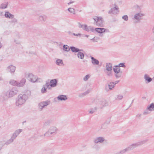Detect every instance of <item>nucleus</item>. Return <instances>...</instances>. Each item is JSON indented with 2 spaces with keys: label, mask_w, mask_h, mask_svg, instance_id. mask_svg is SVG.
<instances>
[{
  "label": "nucleus",
  "mask_w": 154,
  "mask_h": 154,
  "mask_svg": "<svg viewBox=\"0 0 154 154\" xmlns=\"http://www.w3.org/2000/svg\"><path fill=\"white\" fill-rule=\"evenodd\" d=\"M18 92V90L16 87H13L11 89L9 90L6 92L5 94L1 96L3 98L4 100L11 97Z\"/></svg>",
  "instance_id": "nucleus-1"
},
{
  "label": "nucleus",
  "mask_w": 154,
  "mask_h": 154,
  "mask_svg": "<svg viewBox=\"0 0 154 154\" xmlns=\"http://www.w3.org/2000/svg\"><path fill=\"white\" fill-rule=\"evenodd\" d=\"M28 98V97L25 94L19 95L17 98L16 104L17 106H19L24 103Z\"/></svg>",
  "instance_id": "nucleus-2"
},
{
  "label": "nucleus",
  "mask_w": 154,
  "mask_h": 154,
  "mask_svg": "<svg viewBox=\"0 0 154 154\" xmlns=\"http://www.w3.org/2000/svg\"><path fill=\"white\" fill-rule=\"evenodd\" d=\"M57 130L58 129L56 127H51L48 131L45 133L44 136L47 137H52L57 134Z\"/></svg>",
  "instance_id": "nucleus-3"
},
{
  "label": "nucleus",
  "mask_w": 154,
  "mask_h": 154,
  "mask_svg": "<svg viewBox=\"0 0 154 154\" xmlns=\"http://www.w3.org/2000/svg\"><path fill=\"white\" fill-rule=\"evenodd\" d=\"M148 141L147 139H145L143 140H141L137 142L132 143V144L129 145L127 147L129 149V151L133 149L136 147L142 145L147 142Z\"/></svg>",
  "instance_id": "nucleus-4"
},
{
  "label": "nucleus",
  "mask_w": 154,
  "mask_h": 154,
  "mask_svg": "<svg viewBox=\"0 0 154 154\" xmlns=\"http://www.w3.org/2000/svg\"><path fill=\"white\" fill-rule=\"evenodd\" d=\"M137 10L139 11L140 13L136 14L134 17V19L138 21L143 19V17L145 15V14L141 12V8H140L138 5L137 6Z\"/></svg>",
  "instance_id": "nucleus-5"
},
{
  "label": "nucleus",
  "mask_w": 154,
  "mask_h": 154,
  "mask_svg": "<svg viewBox=\"0 0 154 154\" xmlns=\"http://www.w3.org/2000/svg\"><path fill=\"white\" fill-rule=\"evenodd\" d=\"M94 20V23L98 26L103 27V20L101 17L96 16L93 18Z\"/></svg>",
  "instance_id": "nucleus-6"
},
{
  "label": "nucleus",
  "mask_w": 154,
  "mask_h": 154,
  "mask_svg": "<svg viewBox=\"0 0 154 154\" xmlns=\"http://www.w3.org/2000/svg\"><path fill=\"white\" fill-rule=\"evenodd\" d=\"M22 130L21 129H19L13 133L11 138L7 141L5 143L7 145L13 142L16 137L22 132Z\"/></svg>",
  "instance_id": "nucleus-7"
},
{
  "label": "nucleus",
  "mask_w": 154,
  "mask_h": 154,
  "mask_svg": "<svg viewBox=\"0 0 154 154\" xmlns=\"http://www.w3.org/2000/svg\"><path fill=\"white\" fill-rule=\"evenodd\" d=\"M25 76L29 81L31 82L34 83L37 82V77L32 73H28L26 74Z\"/></svg>",
  "instance_id": "nucleus-8"
},
{
  "label": "nucleus",
  "mask_w": 154,
  "mask_h": 154,
  "mask_svg": "<svg viewBox=\"0 0 154 154\" xmlns=\"http://www.w3.org/2000/svg\"><path fill=\"white\" fill-rule=\"evenodd\" d=\"M54 152V149L49 147H45L42 149L41 154H52Z\"/></svg>",
  "instance_id": "nucleus-9"
},
{
  "label": "nucleus",
  "mask_w": 154,
  "mask_h": 154,
  "mask_svg": "<svg viewBox=\"0 0 154 154\" xmlns=\"http://www.w3.org/2000/svg\"><path fill=\"white\" fill-rule=\"evenodd\" d=\"M113 71L115 72V75L117 78L121 77L122 72L120 71V68L119 67L113 68Z\"/></svg>",
  "instance_id": "nucleus-10"
},
{
  "label": "nucleus",
  "mask_w": 154,
  "mask_h": 154,
  "mask_svg": "<svg viewBox=\"0 0 154 154\" xmlns=\"http://www.w3.org/2000/svg\"><path fill=\"white\" fill-rule=\"evenodd\" d=\"M96 101L97 105L101 108L104 106H106L108 105L107 102L105 100H97Z\"/></svg>",
  "instance_id": "nucleus-11"
},
{
  "label": "nucleus",
  "mask_w": 154,
  "mask_h": 154,
  "mask_svg": "<svg viewBox=\"0 0 154 154\" xmlns=\"http://www.w3.org/2000/svg\"><path fill=\"white\" fill-rule=\"evenodd\" d=\"M50 102V101L48 100L39 103L38 104V108L40 110H42L43 108L49 104Z\"/></svg>",
  "instance_id": "nucleus-12"
},
{
  "label": "nucleus",
  "mask_w": 154,
  "mask_h": 154,
  "mask_svg": "<svg viewBox=\"0 0 154 154\" xmlns=\"http://www.w3.org/2000/svg\"><path fill=\"white\" fill-rule=\"evenodd\" d=\"M115 7L114 8H111L109 11L108 13L109 14L112 13L114 14H116L118 13L119 12L118 7L115 4Z\"/></svg>",
  "instance_id": "nucleus-13"
},
{
  "label": "nucleus",
  "mask_w": 154,
  "mask_h": 154,
  "mask_svg": "<svg viewBox=\"0 0 154 154\" xmlns=\"http://www.w3.org/2000/svg\"><path fill=\"white\" fill-rule=\"evenodd\" d=\"M104 138L103 137H99L95 138L94 141L95 143H102L105 141Z\"/></svg>",
  "instance_id": "nucleus-14"
},
{
  "label": "nucleus",
  "mask_w": 154,
  "mask_h": 154,
  "mask_svg": "<svg viewBox=\"0 0 154 154\" xmlns=\"http://www.w3.org/2000/svg\"><path fill=\"white\" fill-rule=\"evenodd\" d=\"M16 68L15 66L12 65H11L8 67L7 69L11 74H14L15 72Z\"/></svg>",
  "instance_id": "nucleus-15"
},
{
  "label": "nucleus",
  "mask_w": 154,
  "mask_h": 154,
  "mask_svg": "<svg viewBox=\"0 0 154 154\" xmlns=\"http://www.w3.org/2000/svg\"><path fill=\"white\" fill-rule=\"evenodd\" d=\"M94 30L97 32L101 33L104 32H109V30L108 29H105L104 28H96Z\"/></svg>",
  "instance_id": "nucleus-16"
},
{
  "label": "nucleus",
  "mask_w": 154,
  "mask_h": 154,
  "mask_svg": "<svg viewBox=\"0 0 154 154\" xmlns=\"http://www.w3.org/2000/svg\"><path fill=\"white\" fill-rule=\"evenodd\" d=\"M83 29L87 32H89L90 31L93 32L94 31V29L93 27L91 26H88L86 25H85Z\"/></svg>",
  "instance_id": "nucleus-17"
},
{
  "label": "nucleus",
  "mask_w": 154,
  "mask_h": 154,
  "mask_svg": "<svg viewBox=\"0 0 154 154\" xmlns=\"http://www.w3.org/2000/svg\"><path fill=\"white\" fill-rule=\"evenodd\" d=\"M115 86L114 84V82H110L108 84V88L107 87H106L105 89V90L107 91L111 90L114 88Z\"/></svg>",
  "instance_id": "nucleus-18"
},
{
  "label": "nucleus",
  "mask_w": 154,
  "mask_h": 154,
  "mask_svg": "<svg viewBox=\"0 0 154 154\" xmlns=\"http://www.w3.org/2000/svg\"><path fill=\"white\" fill-rule=\"evenodd\" d=\"M57 82V79H54L51 80L50 82V86L51 87H54L56 86Z\"/></svg>",
  "instance_id": "nucleus-19"
},
{
  "label": "nucleus",
  "mask_w": 154,
  "mask_h": 154,
  "mask_svg": "<svg viewBox=\"0 0 154 154\" xmlns=\"http://www.w3.org/2000/svg\"><path fill=\"white\" fill-rule=\"evenodd\" d=\"M57 99L58 100L60 101L65 100L67 99V97L66 95H61L57 97Z\"/></svg>",
  "instance_id": "nucleus-20"
},
{
  "label": "nucleus",
  "mask_w": 154,
  "mask_h": 154,
  "mask_svg": "<svg viewBox=\"0 0 154 154\" xmlns=\"http://www.w3.org/2000/svg\"><path fill=\"white\" fill-rule=\"evenodd\" d=\"M26 82V79L25 78H23L20 82H18V86L21 87L23 86L25 84Z\"/></svg>",
  "instance_id": "nucleus-21"
},
{
  "label": "nucleus",
  "mask_w": 154,
  "mask_h": 154,
  "mask_svg": "<svg viewBox=\"0 0 154 154\" xmlns=\"http://www.w3.org/2000/svg\"><path fill=\"white\" fill-rule=\"evenodd\" d=\"M47 19L46 16L44 15L43 16H40L38 17L39 20L42 23H44Z\"/></svg>",
  "instance_id": "nucleus-22"
},
{
  "label": "nucleus",
  "mask_w": 154,
  "mask_h": 154,
  "mask_svg": "<svg viewBox=\"0 0 154 154\" xmlns=\"http://www.w3.org/2000/svg\"><path fill=\"white\" fill-rule=\"evenodd\" d=\"M5 17L9 19L13 18L14 17L13 15L11 14L8 11L5 13Z\"/></svg>",
  "instance_id": "nucleus-23"
},
{
  "label": "nucleus",
  "mask_w": 154,
  "mask_h": 154,
  "mask_svg": "<svg viewBox=\"0 0 154 154\" xmlns=\"http://www.w3.org/2000/svg\"><path fill=\"white\" fill-rule=\"evenodd\" d=\"M106 70L108 71H111L112 69V64L110 63H107L106 65Z\"/></svg>",
  "instance_id": "nucleus-24"
},
{
  "label": "nucleus",
  "mask_w": 154,
  "mask_h": 154,
  "mask_svg": "<svg viewBox=\"0 0 154 154\" xmlns=\"http://www.w3.org/2000/svg\"><path fill=\"white\" fill-rule=\"evenodd\" d=\"M91 58L92 60V63L94 65H98L99 64V61L95 59L93 57H91Z\"/></svg>",
  "instance_id": "nucleus-25"
},
{
  "label": "nucleus",
  "mask_w": 154,
  "mask_h": 154,
  "mask_svg": "<svg viewBox=\"0 0 154 154\" xmlns=\"http://www.w3.org/2000/svg\"><path fill=\"white\" fill-rule=\"evenodd\" d=\"M70 49L71 51L73 52H78L79 51H83L82 50H80L77 48H75L73 46H71L70 47Z\"/></svg>",
  "instance_id": "nucleus-26"
},
{
  "label": "nucleus",
  "mask_w": 154,
  "mask_h": 154,
  "mask_svg": "<svg viewBox=\"0 0 154 154\" xmlns=\"http://www.w3.org/2000/svg\"><path fill=\"white\" fill-rule=\"evenodd\" d=\"M128 151H129V149H128V147H127L125 149L121 150L120 151L116 154H123L125 153Z\"/></svg>",
  "instance_id": "nucleus-27"
},
{
  "label": "nucleus",
  "mask_w": 154,
  "mask_h": 154,
  "mask_svg": "<svg viewBox=\"0 0 154 154\" xmlns=\"http://www.w3.org/2000/svg\"><path fill=\"white\" fill-rule=\"evenodd\" d=\"M144 78L145 81H147L148 83L150 82L152 80V79L149 77V76L146 74L145 75Z\"/></svg>",
  "instance_id": "nucleus-28"
},
{
  "label": "nucleus",
  "mask_w": 154,
  "mask_h": 154,
  "mask_svg": "<svg viewBox=\"0 0 154 154\" xmlns=\"http://www.w3.org/2000/svg\"><path fill=\"white\" fill-rule=\"evenodd\" d=\"M56 64L59 66L64 65L63 61L62 60L57 59L56 62Z\"/></svg>",
  "instance_id": "nucleus-29"
},
{
  "label": "nucleus",
  "mask_w": 154,
  "mask_h": 154,
  "mask_svg": "<svg viewBox=\"0 0 154 154\" xmlns=\"http://www.w3.org/2000/svg\"><path fill=\"white\" fill-rule=\"evenodd\" d=\"M77 57L79 58L83 59L84 58V55L83 53L79 51L77 54Z\"/></svg>",
  "instance_id": "nucleus-30"
},
{
  "label": "nucleus",
  "mask_w": 154,
  "mask_h": 154,
  "mask_svg": "<svg viewBox=\"0 0 154 154\" xmlns=\"http://www.w3.org/2000/svg\"><path fill=\"white\" fill-rule=\"evenodd\" d=\"M9 83L13 85L18 86V82L14 80H11L9 82Z\"/></svg>",
  "instance_id": "nucleus-31"
},
{
  "label": "nucleus",
  "mask_w": 154,
  "mask_h": 154,
  "mask_svg": "<svg viewBox=\"0 0 154 154\" xmlns=\"http://www.w3.org/2000/svg\"><path fill=\"white\" fill-rule=\"evenodd\" d=\"M147 109L150 110V111L154 110V104L153 103H151L149 106H148L147 107Z\"/></svg>",
  "instance_id": "nucleus-32"
},
{
  "label": "nucleus",
  "mask_w": 154,
  "mask_h": 154,
  "mask_svg": "<svg viewBox=\"0 0 154 154\" xmlns=\"http://www.w3.org/2000/svg\"><path fill=\"white\" fill-rule=\"evenodd\" d=\"M8 5V2H6L5 3H2L0 6V8L5 9L7 8Z\"/></svg>",
  "instance_id": "nucleus-33"
},
{
  "label": "nucleus",
  "mask_w": 154,
  "mask_h": 154,
  "mask_svg": "<svg viewBox=\"0 0 154 154\" xmlns=\"http://www.w3.org/2000/svg\"><path fill=\"white\" fill-rule=\"evenodd\" d=\"M63 49L64 51L68 52L70 49V48H69V47L67 45H64L63 46Z\"/></svg>",
  "instance_id": "nucleus-34"
},
{
  "label": "nucleus",
  "mask_w": 154,
  "mask_h": 154,
  "mask_svg": "<svg viewBox=\"0 0 154 154\" xmlns=\"http://www.w3.org/2000/svg\"><path fill=\"white\" fill-rule=\"evenodd\" d=\"M47 88H46V86H45L44 85H43L41 89V92L42 93H45L46 92Z\"/></svg>",
  "instance_id": "nucleus-35"
},
{
  "label": "nucleus",
  "mask_w": 154,
  "mask_h": 154,
  "mask_svg": "<svg viewBox=\"0 0 154 154\" xmlns=\"http://www.w3.org/2000/svg\"><path fill=\"white\" fill-rule=\"evenodd\" d=\"M52 123V121L51 120H47L44 123V126H47L48 125H50Z\"/></svg>",
  "instance_id": "nucleus-36"
},
{
  "label": "nucleus",
  "mask_w": 154,
  "mask_h": 154,
  "mask_svg": "<svg viewBox=\"0 0 154 154\" xmlns=\"http://www.w3.org/2000/svg\"><path fill=\"white\" fill-rule=\"evenodd\" d=\"M68 10L70 13L75 14V9H74L70 8L68 9Z\"/></svg>",
  "instance_id": "nucleus-37"
},
{
  "label": "nucleus",
  "mask_w": 154,
  "mask_h": 154,
  "mask_svg": "<svg viewBox=\"0 0 154 154\" xmlns=\"http://www.w3.org/2000/svg\"><path fill=\"white\" fill-rule=\"evenodd\" d=\"M116 67H122L125 68L126 67L125 65V63H120L118 65H116L114 66Z\"/></svg>",
  "instance_id": "nucleus-38"
},
{
  "label": "nucleus",
  "mask_w": 154,
  "mask_h": 154,
  "mask_svg": "<svg viewBox=\"0 0 154 154\" xmlns=\"http://www.w3.org/2000/svg\"><path fill=\"white\" fill-rule=\"evenodd\" d=\"M90 75L89 74H88L85 75L83 78V80L84 81H87L90 78Z\"/></svg>",
  "instance_id": "nucleus-39"
},
{
  "label": "nucleus",
  "mask_w": 154,
  "mask_h": 154,
  "mask_svg": "<svg viewBox=\"0 0 154 154\" xmlns=\"http://www.w3.org/2000/svg\"><path fill=\"white\" fill-rule=\"evenodd\" d=\"M150 112V110H149V109H147V108L143 112V114L144 115H147L149 114Z\"/></svg>",
  "instance_id": "nucleus-40"
},
{
  "label": "nucleus",
  "mask_w": 154,
  "mask_h": 154,
  "mask_svg": "<svg viewBox=\"0 0 154 154\" xmlns=\"http://www.w3.org/2000/svg\"><path fill=\"white\" fill-rule=\"evenodd\" d=\"M111 117L109 118L107 120L105 121L104 123H105V124H109L110 122Z\"/></svg>",
  "instance_id": "nucleus-41"
},
{
  "label": "nucleus",
  "mask_w": 154,
  "mask_h": 154,
  "mask_svg": "<svg viewBox=\"0 0 154 154\" xmlns=\"http://www.w3.org/2000/svg\"><path fill=\"white\" fill-rule=\"evenodd\" d=\"M122 18L125 21H127L128 20V17L127 15H125L122 17Z\"/></svg>",
  "instance_id": "nucleus-42"
},
{
  "label": "nucleus",
  "mask_w": 154,
  "mask_h": 154,
  "mask_svg": "<svg viewBox=\"0 0 154 154\" xmlns=\"http://www.w3.org/2000/svg\"><path fill=\"white\" fill-rule=\"evenodd\" d=\"M123 98V96L122 95H118L117 96V97L116 98V100H121Z\"/></svg>",
  "instance_id": "nucleus-43"
},
{
  "label": "nucleus",
  "mask_w": 154,
  "mask_h": 154,
  "mask_svg": "<svg viewBox=\"0 0 154 154\" xmlns=\"http://www.w3.org/2000/svg\"><path fill=\"white\" fill-rule=\"evenodd\" d=\"M10 22L11 23H17V20L16 19L14 18Z\"/></svg>",
  "instance_id": "nucleus-44"
},
{
  "label": "nucleus",
  "mask_w": 154,
  "mask_h": 154,
  "mask_svg": "<svg viewBox=\"0 0 154 154\" xmlns=\"http://www.w3.org/2000/svg\"><path fill=\"white\" fill-rule=\"evenodd\" d=\"M101 128L103 129H105L106 128V126L105 123H103L101 125Z\"/></svg>",
  "instance_id": "nucleus-45"
},
{
  "label": "nucleus",
  "mask_w": 154,
  "mask_h": 154,
  "mask_svg": "<svg viewBox=\"0 0 154 154\" xmlns=\"http://www.w3.org/2000/svg\"><path fill=\"white\" fill-rule=\"evenodd\" d=\"M85 95H86L85 94V93H84L80 94H79V97H84L85 96Z\"/></svg>",
  "instance_id": "nucleus-46"
},
{
  "label": "nucleus",
  "mask_w": 154,
  "mask_h": 154,
  "mask_svg": "<svg viewBox=\"0 0 154 154\" xmlns=\"http://www.w3.org/2000/svg\"><path fill=\"white\" fill-rule=\"evenodd\" d=\"M91 89H88L84 93H85V95H86L87 94H89V93H90V92H91Z\"/></svg>",
  "instance_id": "nucleus-47"
},
{
  "label": "nucleus",
  "mask_w": 154,
  "mask_h": 154,
  "mask_svg": "<svg viewBox=\"0 0 154 154\" xmlns=\"http://www.w3.org/2000/svg\"><path fill=\"white\" fill-rule=\"evenodd\" d=\"M78 24L79 25V27L80 28H82L83 29V27L85 26V25L81 24L80 23H79Z\"/></svg>",
  "instance_id": "nucleus-48"
},
{
  "label": "nucleus",
  "mask_w": 154,
  "mask_h": 154,
  "mask_svg": "<svg viewBox=\"0 0 154 154\" xmlns=\"http://www.w3.org/2000/svg\"><path fill=\"white\" fill-rule=\"evenodd\" d=\"M45 86H46V88H48L50 86V83L49 84L48 82H47L45 85H44Z\"/></svg>",
  "instance_id": "nucleus-49"
},
{
  "label": "nucleus",
  "mask_w": 154,
  "mask_h": 154,
  "mask_svg": "<svg viewBox=\"0 0 154 154\" xmlns=\"http://www.w3.org/2000/svg\"><path fill=\"white\" fill-rule=\"evenodd\" d=\"M142 114H138L136 116V117L137 118L140 119L142 116Z\"/></svg>",
  "instance_id": "nucleus-50"
},
{
  "label": "nucleus",
  "mask_w": 154,
  "mask_h": 154,
  "mask_svg": "<svg viewBox=\"0 0 154 154\" xmlns=\"http://www.w3.org/2000/svg\"><path fill=\"white\" fill-rule=\"evenodd\" d=\"M106 74L108 76H110L112 75L111 71H108L106 72Z\"/></svg>",
  "instance_id": "nucleus-51"
},
{
  "label": "nucleus",
  "mask_w": 154,
  "mask_h": 154,
  "mask_svg": "<svg viewBox=\"0 0 154 154\" xmlns=\"http://www.w3.org/2000/svg\"><path fill=\"white\" fill-rule=\"evenodd\" d=\"M14 42H15V43L17 44H19L20 43V41H17L14 40Z\"/></svg>",
  "instance_id": "nucleus-52"
},
{
  "label": "nucleus",
  "mask_w": 154,
  "mask_h": 154,
  "mask_svg": "<svg viewBox=\"0 0 154 154\" xmlns=\"http://www.w3.org/2000/svg\"><path fill=\"white\" fill-rule=\"evenodd\" d=\"M73 35L75 36H78V35L80 36L81 35V34L80 33H78V34H75V33H73Z\"/></svg>",
  "instance_id": "nucleus-53"
},
{
  "label": "nucleus",
  "mask_w": 154,
  "mask_h": 154,
  "mask_svg": "<svg viewBox=\"0 0 154 154\" xmlns=\"http://www.w3.org/2000/svg\"><path fill=\"white\" fill-rule=\"evenodd\" d=\"M94 112V111L93 109H91V110H90L89 111V113L91 114H92Z\"/></svg>",
  "instance_id": "nucleus-54"
},
{
  "label": "nucleus",
  "mask_w": 154,
  "mask_h": 154,
  "mask_svg": "<svg viewBox=\"0 0 154 154\" xmlns=\"http://www.w3.org/2000/svg\"><path fill=\"white\" fill-rule=\"evenodd\" d=\"M91 40H92V41L93 42H97V41H95V37L94 38H92V39H91Z\"/></svg>",
  "instance_id": "nucleus-55"
},
{
  "label": "nucleus",
  "mask_w": 154,
  "mask_h": 154,
  "mask_svg": "<svg viewBox=\"0 0 154 154\" xmlns=\"http://www.w3.org/2000/svg\"><path fill=\"white\" fill-rule=\"evenodd\" d=\"M119 82V81H117L115 82H114V84H115V85L117 84Z\"/></svg>",
  "instance_id": "nucleus-56"
},
{
  "label": "nucleus",
  "mask_w": 154,
  "mask_h": 154,
  "mask_svg": "<svg viewBox=\"0 0 154 154\" xmlns=\"http://www.w3.org/2000/svg\"><path fill=\"white\" fill-rule=\"evenodd\" d=\"M2 146H3V145H2V143L0 142V150L2 149Z\"/></svg>",
  "instance_id": "nucleus-57"
},
{
  "label": "nucleus",
  "mask_w": 154,
  "mask_h": 154,
  "mask_svg": "<svg viewBox=\"0 0 154 154\" xmlns=\"http://www.w3.org/2000/svg\"><path fill=\"white\" fill-rule=\"evenodd\" d=\"M73 2H69V3H68V5H70V4H72V3H73Z\"/></svg>",
  "instance_id": "nucleus-58"
},
{
  "label": "nucleus",
  "mask_w": 154,
  "mask_h": 154,
  "mask_svg": "<svg viewBox=\"0 0 154 154\" xmlns=\"http://www.w3.org/2000/svg\"><path fill=\"white\" fill-rule=\"evenodd\" d=\"M152 33L154 34V27L152 28Z\"/></svg>",
  "instance_id": "nucleus-59"
},
{
  "label": "nucleus",
  "mask_w": 154,
  "mask_h": 154,
  "mask_svg": "<svg viewBox=\"0 0 154 154\" xmlns=\"http://www.w3.org/2000/svg\"><path fill=\"white\" fill-rule=\"evenodd\" d=\"M3 80L2 78L1 77H0V81L2 80Z\"/></svg>",
  "instance_id": "nucleus-60"
},
{
  "label": "nucleus",
  "mask_w": 154,
  "mask_h": 154,
  "mask_svg": "<svg viewBox=\"0 0 154 154\" xmlns=\"http://www.w3.org/2000/svg\"><path fill=\"white\" fill-rule=\"evenodd\" d=\"M85 37H87L88 38V36H89V35H85Z\"/></svg>",
  "instance_id": "nucleus-61"
},
{
  "label": "nucleus",
  "mask_w": 154,
  "mask_h": 154,
  "mask_svg": "<svg viewBox=\"0 0 154 154\" xmlns=\"http://www.w3.org/2000/svg\"><path fill=\"white\" fill-rule=\"evenodd\" d=\"M2 45H1V42H0V48L1 47Z\"/></svg>",
  "instance_id": "nucleus-62"
},
{
  "label": "nucleus",
  "mask_w": 154,
  "mask_h": 154,
  "mask_svg": "<svg viewBox=\"0 0 154 154\" xmlns=\"http://www.w3.org/2000/svg\"><path fill=\"white\" fill-rule=\"evenodd\" d=\"M49 89H50L51 88L49 87L48 88Z\"/></svg>",
  "instance_id": "nucleus-63"
},
{
  "label": "nucleus",
  "mask_w": 154,
  "mask_h": 154,
  "mask_svg": "<svg viewBox=\"0 0 154 154\" xmlns=\"http://www.w3.org/2000/svg\"><path fill=\"white\" fill-rule=\"evenodd\" d=\"M153 41H154V39L152 40Z\"/></svg>",
  "instance_id": "nucleus-64"
}]
</instances>
